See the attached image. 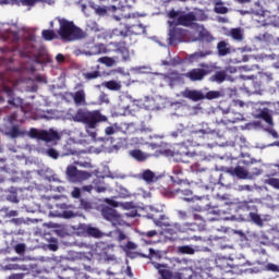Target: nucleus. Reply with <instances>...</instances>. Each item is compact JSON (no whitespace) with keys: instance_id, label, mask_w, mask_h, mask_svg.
Wrapping results in <instances>:
<instances>
[{"instance_id":"c85d7f7f","label":"nucleus","mask_w":279,"mask_h":279,"mask_svg":"<svg viewBox=\"0 0 279 279\" xmlns=\"http://www.w3.org/2000/svg\"><path fill=\"white\" fill-rule=\"evenodd\" d=\"M84 232L88 234V236H94V239H101V231L95 227L85 226Z\"/></svg>"},{"instance_id":"5fc2aeb1","label":"nucleus","mask_w":279,"mask_h":279,"mask_svg":"<svg viewBox=\"0 0 279 279\" xmlns=\"http://www.w3.org/2000/svg\"><path fill=\"white\" fill-rule=\"evenodd\" d=\"M143 235H144V236H147L148 239H154V236H157V235H158V231H156V230H150V231L144 232Z\"/></svg>"},{"instance_id":"a18cd8bd","label":"nucleus","mask_w":279,"mask_h":279,"mask_svg":"<svg viewBox=\"0 0 279 279\" xmlns=\"http://www.w3.org/2000/svg\"><path fill=\"white\" fill-rule=\"evenodd\" d=\"M46 154L47 156H49V158H52L53 160H58V158H60V153H58L56 148H48Z\"/></svg>"},{"instance_id":"aec40b11","label":"nucleus","mask_w":279,"mask_h":279,"mask_svg":"<svg viewBox=\"0 0 279 279\" xmlns=\"http://www.w3.org/2000/svg\"><path fill=\"white\" fill-rule=\"evenodd\" d=\"M102 216L105 219H107V221H111L113 226H117V223H119V220L121 219L119 213H117L112 208L102 209Z\"/></svg>"},{"instance_id":"39448f33","label":"nucleus","mask_w":279,"mask_h":279,"mask_svg":"<svg viewBox=\"0 0 279 279\" xmlns=\"http://www.w3.org/2000/svg\"><path fill=\"white\" fill-rule=\"evenodd\" d=\"M29 136L31 138H37V141H44V143H56L57 141H60V133L53 131V129H50L49 131L31 129Z\"/></svg>"},{"instance_id":"412c9836","label":"nucleus","mask_w":279,"mask_h":279,"mask_svg":"<svg viewBox=\"0 0 279 279\" xmlns=\"http://www.w3.org/2000/svg\"><path fill=\"white\" fill-rule=\"evenodd\" d=\"M217 52L221 58L231 53L230 44L226 40H221L217 44Z\"/></svg>"},{"instance_id":"20e7f679","label":"nucleus","mask_w":279,"mask_h":279,"mask_svg":"<svg viewBox=\"0 0 279 279\" xmlns=\"http://www.w3.org/2000/svg\"><path fill=\"white\" fill-rule=\"evenodd\" d=\"M112 35L121 36V38H123V40L114 41L110 45L114 47L117 53L121 54L123 62H128V60H130V49H128V45H132V43L128 40H132V37H130L128 32L119 31V28L113 29Z\"/></svg>"},{"instance_id":"774afa93","label":"nucleus","mask_w":279,"mask_h":279,"mask_svg":"<svg viewBox=\"0 0 279 279\" xmlns=\"http://www.w3.org/2000/svg\"><path fill=\"white\" fill-rule=\"evenodd\" d=\"M270 58L271 60H278V62L274 63L272 66L274 69H279V54H271Z\"/></svg>"},{"instance_id":"ddd939ff","label":"nucleus","mask_w":279,"mask_h":279,"mask_svg":"<svg viewBox=\"0 0 279 279\" xmlns=\"http://www.w3.org/2000/svg\"><path fill=\"white\" fill-rule=\"evenodd\" d=\"M223 173H228L229 175H232V178H239V180H247L250 178V172L245 170V168L241 166L234 167H223L222 168Z\"/></svg>"},{"instance_id":"6ab92c4d","label":"nucleus","mask_w":279,"mask_h":279,"mask_svg":"<svg viewBox=\"0 0 279 279\" xmlns=\"http://www.w3.org/2000/svg\"><path fill=\"white\" fill-rule=\"evenodd\" d=\"M83 77L84 80H86V82H93V80H99V77H102L101 66L99 64L92 66L90 71L83 73Z\"/></svg>"},{"instance_id":"dca6fc26","label":"nucleus","mask_w":279,"mask_h":279,"mask_svg":"<svg viewBox=\"0 0 279 279\" xmlns=\"http://www.w3.org/2000/svg\"><path fill=\"white\" fill-rule=\"evenodd\" d=\"M197 15L193 12H189L182 15H179L177 19V25H182L183 27H193L197 25Z\"/></svg>"},{"instance_id":"4be33fe9","label":"nucleus","mask_w":279,"mask_h":279,"mask_svg":"<svg viewBox=\"0 0 279 279\" xmlns=\"http://www.w3.org/2000/svg\"><path fill=\"white\" fill-rule=\"evenodd\" d=\"M257 119H262L267 123L270 128H274V117L269 112V108H264L258 114Z\"/></svg>"},{"instance_id":"4c0bfd02","label":"nucleus","mask_w":279,"mask_h":279,"mask_svg":"<svg viewBox=\"0 0 279 279\" xmlns=\"http://www.w3.org/2000/svg\"><path fill=\"white\" fill-rule=\"evenodd\" d=\"M178 252L179 254H195V248H193V246H189V245H183V246H178Z\"/></svg>"},{"instance_id":"0e129e2a","label":"nucleus","mask_w":279,"mask_h":279,"mask_svg":"<svg viewBox=\"0 0 279 279\" xmlns=\"http://www.w3.org/2000/svg\"><path fill=\"white\" fill-rule=\"evenodd\" d=\"M17 117H19V114H17L16 112L11 113V114L8 117L9 123H11V124L14 123V121H16Z\"/></svg>"},{"instance_id":"393cba45","label":"nucleus","mask_w":279,"mask_h":279,"mask_svg":"<svg viewBox=\"0 0 279 279\" xmlns=\"http://www.w3.org/2000/svg\"><path fill=\"white\" fill-rule=\"evenodd\" d=\"M153 221L155 226H158V228H171L169 217H167L166 215H160L158 218H154Z\"/></svg>"},{"instance_id":"680f3d73","label":"nucleus","mask_w":279,"mask_h":279,"mask_svg":"<svg viewBox=\"0 0 279 279\" xmlns=\"http://www.w3.org/2000/svg\"><path fill=\"white\" fill-rule=\"evenodd\" d=\"M15 252H16V254H23L24 252H25V244H17L16 246H15Z\"/></svg>"},{"instance_id":"338daca9","label":"nucleus","mask_w":279,"mask_h":279,"mask_svg":"<svg viewBox=\"0 0 279 279\" xmlns=\"http://www.w3.org/2000/svg\"><path fill=\"white\" fill-rule=\"evenodd\" d=\"M38 3V0H22L23 5H36Z\"/></svg>"},{"instance_id":"9b49d317","label":"nucleus","mask_w":279,"mask_h":279,"mask_svg":"<svg viewBox=\"0 0 279 279\" xmlns=\"http://www.w3.org/2000/svg\"><path fill=\"white\" fill-rule=\"evenodd\" d=\"M174 230L175 232H181L183 234H191V232H197L199 230V225L195 222H183V223H174L173 228H169L168 231L171 232Z\"/></svg>"},{"instance_id":"58836bf2","label":"nucleus","mask_w":279,"mask_h":279,"mask_svg":"<svg viewBox=\"0 0 279 279\" xmlns=\"http://www.w3.org/2000/svg\"><path fill=\"white\" fill-rule=\"evenodd\" d=\"M23 135V132L19 129V125H13L9 131V136L11 138H19V136Z\"/></svg>"},{"instance_id":"f03ea898","label":"nucleus","mask_w":279,"mask_h":279,"mask_svg":"<svg viewBox=\"0 0 279 279\" xmlns=\"http://www.w3.org/2000/svg\"><path fill=\"white\" fill-rule=\"evenodd\" d=\"M59 23L58 36L63 43H73L74 40H82L86 38V33L80 26L75 25L73 21H69L64 17H56Z\"/></svg>"},{"instance_id":"6e6552de","label":"nucleus","mask_w":279,"mask_h":279,"mask_svg":"<svg viewBox=\"0 0 279 279\" xmlns=\"http://www.w3.org/2000/svg\"><path fill=\"white\" fill-rule=\"evenodd\" d=\"M65 173L70 182H84V180L90 178V172L77 170V167L73 165L66 167Z\"/></svg>"},{"instance_id":"7ed1b4c3","label":"nucleus","mask_w":279,"mask_h":279,"mask_svg":"<svg viewBox=\"0 0 279 279\" xmlns=\"http://www.w3.org/2000/svg\"><path fill=\"white\" fill-rule=\"evenodd\" d=\"M72 121L83 123L87 130H95L99 123H106L108 117L104 116L100 110L77 109L72 116Z\"/></svg>"},{"instance_id":"f257e3e1","label":"nucleus","mask_w":279,"mask_h":279,"mask_svg":"<svg viewBox=\"0 0 279 279\" xmlns=\"http://www.w3.org/2000/svg\"><path fill=\"white\" fill-rule=\"evenodd\" d=\"M227 219H230V221H247L255 223V226H259V228H263L264 225L263 217L258 214V206H256V203L252 201L239 203L236 207V215Z\"/></svg>"},{"instance_id":"4468645a","label":"nucleus","mask_w":279,"mask_h":279,"mask_svg":"<svg viewBox=\"0 0 279 279\" xmlns=\"http://www.w3.org/2000/svg\"><path fill=\"white\" fill-rule=\"evenodd\" d=\"M175 154L177 158H179L181 162H189L186 158H195V156H197V153L189 150V147L186 146L185 143L177 145Z\"/></svg>"},{"instance_id":"e433bc0d","label":"nucleus","mask_w":279,"mask_h":279,"mask_svg":"<svg viewBox=\"0 0 279 279\" xmlns=\"http://www.w3.org/2000/svg\"><path fill=\"white\" fill-rule=\"evenodd\" d=\"M221 97V92L219 90H209L204 95V99L213 100L219 99Z\"/></svg>"},{"instance_id":"bb28decb","label":"nucleus","mask_w":279,"mask_h":279,"mask_svg":"<svg viewBox=\"0 0 279 279\" xmlns=\"http://www.w3.org/2000/svg\"><path fill=\"white\" fill-rule=\"evenodd\" d=\"M93 184L96 193H106V191H108V187H106V183L104 182V178L94 179Z\"/></svg>"},{"instance_id":"de8ad7c7","label":"nucleus","mask_w":279,"mask_h":279,"mask_svg":"<svg viewBox=\"0 0 279 279\" xmlns=\"http://www.w3.org/2000/svg\"><path fill=\"white\" fill-rule=\"evenodd\" d=\"M0 5H21L19 0H0Z\"/></svg>"},{"instance_id":"1a4fd4ad","label":"nucleus","mask_w":279,"mask_h":279,"mask_svg":"<svg viewBox=\"0 0 279 279\" xmlns=\"http://www.w3.org/2000/svg\"><path fill=\"white\" fill-rule=\"evenodd\" d=\"M264 184L279 191V163L272 165V168L265 175Z\"/></svg>"},{"instance_id":"8fccbe9b","label":"nucleus","mask_w":279,"mask_h":279,"mask_svg":"<svg viewBox=\"0 0 279 279\" xmlns=\"http://www.w3.org/2000/svg\"><path fill=\"white\" fill-rule=\"evenodd\" d=\"M243 119V116L241 113H234V117H228L229 123H236L238 121H241Z\"/></svg>"},{"instance_id":"a878e982","label":"nucleus","mask_w":279,"mask_h":279,"mask_svg":"<svg viewBox=\"0 0 279 279\" xmlns=\"http://www.w3.org/2000/svg\"><path fill=\"white\" fill-rule=\"evenodd\" d=\"M7 201L11 204H19V190L16 187L12 186L8 190Z\"/></svg>"},{"instance_id":"13d9d810","label":"nucleus","mask_w":279,"mask_h":279,"mask_svg":"<svg viewBox=\"0 0 279 279\" xmlns=\"http://www.w3.org/2000/svg\"><path fill=\"white\" fill-rule=\"evenodd\" d=\"M35 82H38L39 84H47V76L39 74L35 76Z\"/></svg>"},{"instance_id":"6e6d98bb","label":"nucleus","mask_w":279,"mask_h":279,"mask_svg":"<svg viewBox=\"0 0 279 279\" xmlns=\"http://www.w3.org/2000/svg\"><path fill=\"white\" fill-rule=\"evenodd\" d=\"M161 277L163 279H173V272H171L169 270H162L161 271Z\"/></svg>"},{"instance_id":"9d476101","label":"nucleus","mask_w":279,"mask_h":279,"mask_svg":"<svg viewBox=\"0 0 279 279\" xmlns=\"http://www.w3.org/2000/svg\"><path fill=\"white\" fill-rule=\"evenodd\" d=\"M210 73H211L210 68H208V65H206L203 69L194 68V69L190 70L189 72H186L184 75L191 82H202V80H204V77H206V75H210Z\"/></svg>"},{"instance_id":"864d4df0","label":"nucleus","mask_w":279,"mask_h":279,"mask_svg":"<svg viewBox=\"0 0 279 279\" xmlns=\"http://www.w3.org/2000/svg\"><path fill=\"white\" fill-rule=\"evenodd\" d=\"M178 217L182 221H186V219H189V214H186L184 210H178Z\"/></svg>"},{"instance_id":"cd10ccee","label":"nucleus","mask_w":279,"mask_h":279,"mask_svg":"<svg viewBox=\"0 0 279 279\" xmlns=\"http://www.w3.org/2000/svg\"><path fill=\"white\" fill-rule=\"evenodd\" d=\"M228 73L226 71H217L214 75L210 76V82H217V84H222L226 82Z\"/></svg>"},{"instance_id":"603ef678","label":"nucleus","mask_w":279,"mask_h":279,"mask_svg":"<svg viewBox=\"0 0 279 279\" xmlns=\"http://www.w3.org/2000/svg\"><path fill=\"white\" fill-rule=\"evenodd\" d=\"M172 182H173V184H179V185H182V184L189 185V184H191V182H189V180L180 179V178H175V179L172 178Z\"/></svg>"},{"instance_id":"f704fd0d","label":"nucleus","mask_w":279,"mask_h":279,"mask_svg":"<svg viewBox=\"0 0 279 279\" xmlns=\"http://www.w3.org/2000/svg\"><path fill=\"white\" fill-rule=\"evenodd\" d=\"M102 85L105 88H108V90H121L122 88L121 83L117 81H108L105 82Z\"/></svg>"},{"instance_id":"b1692460","label":"nucleus","mask_w":279,"mask_h":279,"mask_svg":"<svg viewBox=\"0 0 279 279\" xmlns=\"http://www.w3.org/2000/svg\"><path fill=\"white\" fill-rule=\"evenodd\" d=\"M129 156L137 160V162H145L149 158V155L143 153L141 149H132L129 151Z\"/></svg>"},{"instance_id":"a211bd4d","label":"nucleus","mask_w":279,"mask_h":279,"mask_svg":"<svg viewBox=\"0 0 279 279\" xmlns=\"http://www.w3.org/2000/svg\"><path fill=\"white\" fill-rule=\"evenodd\" d=\"M182 97L185 99H190L191 101H202L204 100V93L197 89H189L186 88L181 93Z\"/></svg>"},{"instance_id":"c756f323","label":"nucleus","mask_w":279,"mask_h":279,"mask_svg":"<svg viewBox=\"0 0 279 279\" xmlns=\"http://www.w3.org/2000/svg\"><path fill=\"white\" fill-rule=\"evenodd\" d=\"M142 180L144 182H147V184H151V182H155L156 180V173L154 171L147 169L142 172Z\"/></svg>"},{"instance_id":"c9c22d12","label":"nucleus","mask_w":279,"mask_h":279,"mask_svg":"<svg viewBox=\"0 0 279 279\" xmlns=\"http://www.w3.org/2000/svg\"><path fill=\"white\" fill-rule=\"evenodd\" d=\"M229 36H231L233 40H238L239 43L243 40V32L241 31V28H231Z\"/></svg>"},{"instance_id":"3c124183","label":"nucleus","mask_w":279,"mask_h":279,"mask_svg":"<svg viewBox=\"0 0 279 279\" xmlns=\"http://www.w3.org/2000/svg\"><path fill=\"white\" fill-rule=\"evenodd\" d=\"M95 12L98 14V16H106V14H108V10H106L104 7H96Z\"/></svg>"},{"instance_id":"4d7b16f0","label":"nucleus","mask_w":279,"mask_h":279,"mask_svg":"<svg viewBox=\"0 0 279 279\" xmlns=\"http://www.w3.org/2000/svg\"><path fill=\"white\" fill-rule=\"evenodd\" d=\"M136 244L132 241H129L125 245H124V252H128V250H136Z\"/></svg>"},{"instance_id":"2f4dec72","label":"nucleus","mask_w":279,"mask_h":279,"mask_svg":"<svg viewBox=\"0 0 279 279\" xmlns=\"http://www.w3.org/2000/svg\"><path fill=\"white\" fill-rule=\"evenodd\" d=\"M252 93L254 95H263V78H255V81L252 82Z\"/></svg>"},{"instance_id":"2eb2a0df","label":"nucleus","mask_w":279,"mask_h":279,"mask_svg":"<svg viewBox=\"0 0 279 279\" xmlns=\"http://www.w3.org/2000/svg\"><path fill=\"white\" fill-rule=\"evenodd\" d=\"M185 36L186 31L173 26L169 32V45H178V43H182Z\"/></svg>"},{"instance_id":"c03bdc74","label":"nucleus","mask_w":279,"mask_h":279,"mask_svg":"<svg viewBox=\"0 0 279 279\" xmlns=\"http://www.w3.org/2000/svg\"><path fill=\"white\" fill-rule=\"evenodd\" d=\"M258 175H263V169L260 168H251L248 172V178H258Z\"/></svg>"},{"instance_id":"473e14b6","label":"nucleus","mask_w":279,"mask_h":279,"mask_svg":"<svg viewBox=\"0 0 279 279\" xmlns=\"http://www.w3.org/2000/svg\"><path fill=\"white\" fill-rule=\"evenodd\" d=\"M41 37L44 38V40L51 41V40H56V38H58V35L53 29H44L41 32Z\"/></svg>"},{"instance_id":"f3484780","label":"nucleus","mask_w":279,"mask_h":279,"mask_svg":"<svg viewBox=\"0 0 279 279\" xmlns=\"http://www.w3.org/2000/svg\"><path fill=\"white\" fill-rule=\"evenodd\" d=\"M2 93H5L7 97H9V106H13V108H23V99L20 97L14 98V89L12 87L4 86Z\"/></svg>"},{"instance_id":"0eeeda50","label":"nucleus","mask_w":279,"mask_h":279,"mask_svg":"<svg viewBox=\"0 0 279 279\" xmlns=\"http://www.w3.org/2000/svg\"><path fill=\"white\" fill-rule=\"evenodd\" d=\"M215 130H198V131H191L189 138L186 140L190 145L193 147H197L204 143V138H206V135L208 134H215Z\"/></svg>"},{"instance_id":"423d86ee","label":"nucleus","mask_w":279,"mask_h":279,"mask_svg":"<svg viewBox=\"0 0 279 279\" xmlns=\"http://www.w3.org/2000/svg\"><path fill=\"white\" fill-rule=\"evenodd\" d=\"M13 40H15L13 51H19L21 58H32V53H34V45L32 43L20 39L19 33H14Z\"/></svg>"},{"instance_id":"bf43d9fd","label":"nucleus","mask_w":279,"mask_h":279,"mask_svg":"<svg viewBox=\"0 0 279 279\" xmlns=\"http://www.w3.org/2000/svg\"><path fill=\"white\" fill-rule=\"evenodd\" d=\"M11 223H14V226H23V223H25V220H23V218H12Z\"/></svg>"},{"instance_id":"5701e85b","label":"nucleus","mask_w":279,"mask_h":279,"mask_svg":"<svg viewBox=\"0 0 279 279\" xmlns=\"http://www.w3.org/2000/svg\"><path fill=\"white\" fill-rule=\"evenodd\" d=\"M165 82H168L170 86H173L175 82L182 81V74L178 73L177 71L169 72L168 74L162 75Z\"/></svg>"},{"instance_id":"09e8293b","label":"nucleus","mask_w":279,"mask_h":279,"mask_svg":"<svg viewBox=\"0 0 279 279\" xmlns=\"http://www.w3.org/2000/svg\"><path fill=\"white\" fill-rule=\"evenodd\" d=\"M260 78L263 82H274V74L272 73H262Z\"/></svg>"},{"instance_id":"79ce46f5","label":"nucleus","mask_w":279,"mask_h":279,"mask_svg":"<svg viewBox=\"0 0 279 279\" xmlns=\"http://www.w3.org/2000/svg\"><path fill=\"white\" fill-rule=\"evenodd\" d=\"M104 45L99 44V45H94L92 47V51L88 52L89 56H99L100 53H104Z\"/></svg>"},{"instance_id":"a19ab883","label":"nucleus","mask_w":279,"mask_h":279,"mask_svg":"<svg viewBox=\"0 0 279 279\" xmlns=\"http://www.w3.org/2000/svg\"><path fill=\"white\" fill-rule=\"evenodd\" d=\"M100 64H105V66H114L116 61L111 57H101L98 59Z\"/></svg>"},{"instance_id":"72a5a7b5","label":"nucleus","mask_w":279,"mask_h":279,"mask_svg":"<svg viewBox=\"0 0 279 279\" xmlns=\"http://www.w3.org/2000/svg\"><path fill=\"white\" fill-rule=\"evenodd\" d=\"M126 32V34L130 36L131 34H134L135 36L141 35V32H143V24H134L132 26L128 27V31H123Z\"/></svg>"},{"instance_id":"e2e57ef3","label":"nucleus","mask_w":279,"mask_h":279,"mask_svg":"<svg viewBox=\"0 0 279 279\" xmlns=\"http://www.w3.org/2000/svg\"><path fill=\"white\" fill-rule=\"evenodd\" d=\"M116 130L114 126H107L105 129V134H107V136H112V134H114Z\"/></svg>"},{"instance_id":"49530a36","label":"nucleus","mask_w":279,"mask_h":279,"mask_svg":"<svg viewBox=\"0 0 279 279\" xmlns=\"http://www.w3.org/2000/svg\"><path fill=\"white\" fill-rule=\"evenodd\" d=\"M266 271H272L274 274H279V266L272 263H269L265 266Z\"/></svg>"},{"instance_id":"f8f14e48","label":"nucleus","mask_w":279,"mask_h":279,"mask_svg":"<svg viewBox=\"0 0 279 279\" xmlns=\"http://www.w3.org/2000/svg\"><path fill=\"white\" fill-rule=\"evenodd\" d=\"M75 90L76 92L71 94L75 106H88V102H86V90L84 89V85L81 83L76 84Z\"/></svg>"},{"instance_id":"7c9ffc66","label":"nucleus","mask_w":279,"mask_h":279,"mask_svg":"<svg viewBox=\"0 0 279 279\" xmlns=\"http://www.w3.org/2000/svg\"><path fill=\"white\" fill-rule=\"evenodd\" d=\"M77 155V149L75 148V144L66 143L63 145V156H75Z\"/></svg>"},{"instance_id":"ea45409f","label":"nucleus","mask_w":279,"mask_h":279,"mask_svg":"<svg viewBox=\"0 0 279 279\" xmlns=\"http://www.w3.org/2000/svg\"><path fill=\"white\" fill-rule=\"evenodd\" d=\"M199 39L203 43H213V40H215V37L208 32H201Z\"/></svg>"},{"instance_id":"37998d69","label":"nucleus","mask_w":279,"mask_h":279,"mask_svg":"<svg viewBox=\"0 0 279 279\" xmlns=\"http://www.w3.org/2000/svg\"><path fill=\"white\" fill-rule=\"evenodd\" d=\"M214 12H216V14H228V7H223L222 3H217Z\"/></svg>"},{"instance_id":"69168bd1","label":"nucleus","mask_w":279,"mask_h":279,"mask_svg":"<svg viewBox=\"0 0 279 279\" xmlns=\"http://www.w3.org/2000/svg\"><path fill=\"white\" fill-rule=\"evenodd\" d=\"M163 154H166L167 156H171L172 158H177L175 148H173V150H171V149H166V150L163 151Z\"/></svg>"},{"instance_id":"052dcab7","label":"nucleus","mask_w":279,"mask_h":279,"mask_svg":"<svg viewBox=\"0 0 279 279\" xmlns=\"http://www.w3.org/2000/svg\"><path fill=\"white\" fill-rule=\"evenodd\" d=\"M210 51H198V52H195L194 56L195 58H206V56H210Z\"/></svg>"}]
</instances>
